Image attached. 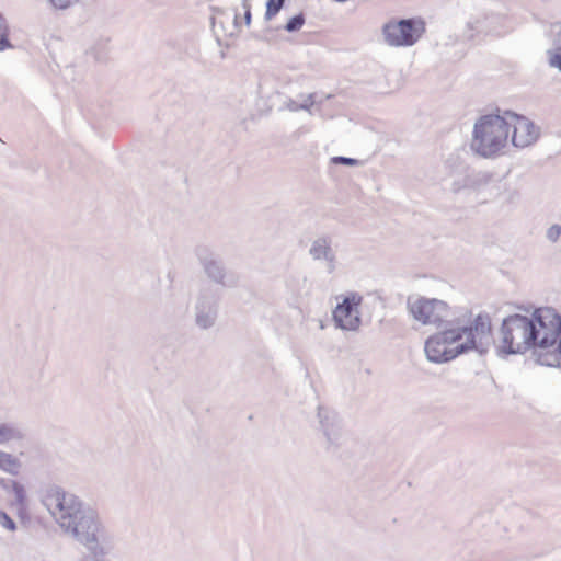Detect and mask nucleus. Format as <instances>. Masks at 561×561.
Returning <instances> with one entry per match:
<instances>
[{"label":"nucleus","instance_id":"4be33fe9","mask_svg":"<svg viewBox=\"0 0 561 561\" xmlns=\"http://www.w3.org/2000/svg\"><path fill=\"white\" fill-rule=\"evenodd\" d=\"M547 54L550 67L561 71V46L549 49Z\"/></svg>","mask_w":561,"mask_h":561},{"label":"nucleus","instance_id":"393cba45","mask_svg":"<svg viewBox=\"0 0 561 561\" xmlns=\"http://www.w3.org/2000/svg\"><path fill=\"white\" fill-rule=\"evenodd\" d=\"M331 161L334 164H343V165H347V167H355V165L362 164V162L359 160H357V159L348 158V157H342V156L333 157L331 159Z\"/></svg>","mask_w":561,"mask_h":561},{"label":"nucleus","instance_id":"4468645a","mask_svg":"<svg viewBox=\"0 0 561 561\" xmlns=\"http://www.w3.org/2000/svg\"><path fill=\"white\" fill-rule=\"evenodd\" d=\"M493 182L491 173L486 171H477L465 176L462 187L480 191ZM461 186H455L453 191L458 192Z\"/></svg>","mask_w":561,"mask_h":561},{"label":"nucleus","instance_id":"bb28decb","mask_svg":"<svg viewBox=\"0 0 561 561\" xmlns=\"http://www.w3.org/2000/svg\"><path fill=\"white\" fill-rule=\"evenodd\" d=\"M560 234H561V226H559V225H553L547 230V238L552 242L557 241L559 239Z\"/></svg>","mask_w":561,"mask_h":561},{"label":"nucleus","instance_id":"39448f33","mask_svg":"<svg viewBox=\"0 0 561 561\" xmlns=\"http://www.w3.org/2000/svg\"><path fill=\"white\" fill-rule=\"evenodd\" d=\"M408 309L412 317L422 324H433L437 328L457 327L450 317L448 305L439 299L416 297L408 298Z\"/></svg>","mask_w":561,"mask_h":561},{"label":"nucleus","instance_id":"9d476101","mask_svg":"<svg viewBox=\"0 0 561 561\" xmlns=\"http://www.w3.org/2000/svg\"><path fill=\"white\" fill-rule=\"evenodd\" d=\"M218 317V298L211 289H202L194 307L195 324L207 330L215 325Z\"/></svg>","mask_w":561,"mask_h":561},{"label":"nucleus","instance_id":"f03ea898","mask_svg":"<svg viewBox=\"0 0 561 561\" xmlns=\"http://www.w3.org/2000/svg\"><path fill=\"white\" fill-rule=\"evenodd\" d=\"M561 317L551 307L536 309L531 317L512 314L503 319L496 348L500 355L522 354L531 347L547 348L558 341Z\"/></svg>","mask_w":561,"mask_h":561},{"label":"nucleus","instance_id":"f257e3e1","mask_svg":"<svg viewBox=\"0 0 561 561\" xmlns=\"http://www.w3.org/2000/svg\"><path fill=\"white\" fill-rule=\"evenodd\" d=\"M43 504L60 528L85 547L88 561H106L114 537L95 510L57 485L47 489Z\"/></svg>","mask_w":561,"mask_h":561},{"label":"nucleus","instance_id":"7ed1b4c3","mask_svg":"<svg viewBox=\"0 0 561 561\" xmlns=\"http://www.w3.org/2000/svg\"><path fill=\"white\" fill-rule=\"evenodd\" d=\"M492 341L490 316L478 314L472 325L445 328L431 335L425 342V354L432 363H446L458 355L474 350L480 354L488 351Z\"/></svg>","mask_w":561,"mask_h":561},{"label":"nucleus","instance_id":"aec40b11","mask_svg":"<svg viewBox=\"0 0 561 561\" xmlns=\"http://www.w3.org/2000/svg\"><path fill=\"white\" fill-rule=\"evenodd\" d=\"M305 23V16L302 13L296 14L288 20L285 25V30L289 33L299 31Z\"/></svg>","mask_w":561,"mask_h":561},{"label":"nucleus","instance_id":"412c9836","mask_svg":"<svg viewBox=\"0 0 561 561\" xmlns=\"http://www.w3.org/2000/svg\"><path fill=\"white\" fill-rule=\"evenodd\" d=\"M214 11L216 13V18H219L220 15H222L227 20H231L233 22L234 26L238 27L239 15L237 13V9L231 8V9L224 10V9H219V8H214Z\"/></svg>","mask_w":561,"mask_h":561},{"label":"nucleus","instance_id":"a878e982","mask_svg":"<svg viewBox=\"0 0 561 561\" xmlns=\"http://www.w3.org/2000/svg\"><path fill=\"white\" fill-rule=\"evenodd\" d=\"M504 202L508 204L515 203L519 198V191L516 187H505L503 192Z\"/></svg>","mask_w":561,"mask_h":561},{"label":"nucleus","instance_id":"423d86ee","mask_svg":"<svg viewBox=\"0 0 561 561\" xmlns=\"http://www.w3.org/2000/svg\"><path fill=\"white\" fill-rule=\"evenodd\" d=\"M425 22L421 18L389 21L382 26V36L389 46L414 45L425 33Z\"/></svg>","mask_w":561,"mask_h":561},{"label":"nucleus","instance_id":"ddd939ff","mask_svg":"<svg viewBox=\"0 0 561 561\" xmlns=\"http://www.w3.org/2000/svg\"><path fill=\"white\" fill-rule=\"evenodd\" d=\"M88 58H92L95 64L105 65L110 61V39L98 38L85 51Z\"/></svg>","mask_w":561,"mask_h":561},{"label":"nucleus","instance_id":"cd10ccee","mask_svg":"<svg viewBox=\"0 0 561 561\" xmlns=\"http://www.w3.org/2000/svg\"><path fill=\"white\" fill-rule=\"evenodd\" d=\"M16 480H12V479H5V478H0V486L7 492V493H10L11 490H12V484L11 483H15Z\"/></svg>","mask_w":561,"mask_h":561},{"label":"nucleus","instance_id":"dca6fc26","mask_svg":"<svg viewBox=\"0 0 561 561\" xmlns=\"http://www.w3.org/2000/svg\"><path fill=\"white\" fill-rule=\"evenodd\" d=\"M22 461L13 454L0 449V471L10 476H19Z\"/></svg>","mask_w":561,"mask_h":561},{"label":"nucleus","instance_id":"20e7f679","mask_svg":"<svg viewBox=\"0 0 561 561\" xmlns=\"http://www.w3.org/2000/svg\"><path fill=\"white\" fill-rule=\"evenodd\" d=\"M510 126L506 115L481 116L474 124L471 149L484 158L495 156L506 146Z\"/></svg>","mask_w":561,"mask_h":561},{"label":"nucleus","instance_id":"b1692460","mask_svg":"<svg viewBox=\"0 0 561 561\" xmlns=\"http://www.w3.org/2000/svg\"><path fill=\"white\" fill-rule=\"evenodd\" d=\"M50 7L55 10H67L75 5L80 0H47Z\"/></svg>","mask_w":561,"mask_h":561},{"label":"nucleus","instance_id":"2eb2a0df","mask_svg":"<svg viewBox=\"0 0 561 561\" xmlns=\"http://www.w3.org/2000/svg\"><path fill=\"white\" fill-rule=\"evenodd\" d=\"M25 439L23 430L14 423H0V446Z\"/></svg>","mask_w":561,"mask_h":561},{"label":"nucleus","instance_id":"9b49d317","mask_svg":"<svg viewBox=\"0 0 561 561\" xmlns=\"http://www.w3.org/2000/svg\"><path fill=\"white\" fill-rule=\"evenodd\" d=\"M507 121L514 122L512 142L515 147L525 148L533 145L539 137V129L533 122L513 112H505Z\"/></svg>","mask_w":561,"mask_h":561},{"label":"nucleus","instance_id":"6ab92c4d","mask_svg":"<svg viewBox=\"0 0 561 561\" xmlns=\"http://www.w3.org/2000/svg\"><path fill=\"white\" fill-rule=\"evenodd\" d=\"M285 0H267L265 20H272L284 7Z\"/></svg>","mask_w":561,"mask_h":561},{"label":"nucleus","instance_id":"473e14b6","mask_svg":"<svg viewBox=\"0 0 561 561\" xmlns=\"http://www.w3.org/2000/svg\"><path fill=\"white\" fill-rule=\"evenodd\" d=\"M467 28H468V32H466V33L463 34V37H465L466 39H472V38H473V33H472L473 25H472L471 23H468V24H467Z\"/></svg>","mask_w":561,"mask_h":561},{"label":"nucleus","instance_id":"a211bd4d","mask_svg":"<svg viewBox=\"0 0 561 561\" xmlns=\"http://www.w3.org/2000/svg\"><path fill=\"white\" fill-rule=\"evenodd\" d=\"M8 25L5 19L0 14V51H3L8 48H12V44L8 37Z\"/></svg>","mask_w":561,"mask_h":561},{"label":"nucleus","instance_id":"f8f14e48","mask_svg":"<svg viewBox=\"0 0 561 561\" xmlns=\"http://www.w3.org/2000/svg\"><path fill=\"white\" fill-rule=\"evenodd\" d=\"M332 240L328 236L314 239L310 245L309 254L314 261H324L327 272L332 274L336 268V255L331 247Z\"/></svg>","mask_w":561,"mask_h":561},{"label":"nucleus","instance_id":"c85d7f7f","mask_svg":"<svg viewBox=\"0 0 561 561\" xmlns=\"http://www.w3.org/2000/svg\"><path fill=\"white\" fill-rule=\"evenodd\" d=\"M314 94H309L304 103L299 104V110L310 111V107L314 104Z\"/></svg>","mask_w":561,"mask_h":561},{"label":"nucleus","instance_id":"7c9ffc66","mask_svg":"<svg viewBox=\"0 0 561 561\" xmlns=\"http://www.w3.org/2000/svg\"><path fill=\"white\" fill-rule=\"evenodd\" d=\"M554 362H556V356L554 355H547L546 357L540 358V363L542 365H547V366H553Z\"/></svg>","mask_w":561,"mask_h":561},{"label":"nucleus","instance_id":"6e6552de","mask_svg":"<svg viewBox=\"0 0 561 561\" xmlns=\"http://www.w3.org/2000/svg\"><path fill=\"white\" fill-rule=\"evenodd\" d=\"M317 417L319 428L325 438L327 449H337L343 443V425L340 416L334 410L319 405Z\"/></svg>","mask_w":561,"mask_h":561},{"label":"nucleus","instance_id":"0eeeda50","mask_svg":"<svg viewBox=\"0 0 561 561\" xmlns=\"http://www.w3.org/2000/svg\"><path fill=\"white\" fill-rule=\"evenodd\" d=\"M363 297L357 293H350L343 297L333 311L335 325L342 330L355 331L360 325L358 306Z\"/></svg>","mask_w":561,"mask_h":561},{"label":"nucleus","instance_id":"f3484780","mask_svg":"<svg viewBox=\"0 0 561 561\" xmlns=\"http://www.w3.org/2000/svg\"><path fill=\"white\" fill-rule=\"evenodd\" d=\"M12 484V490L9 494L13 495V499L11 500V506H14L19 510L24 508L26 504V492L23 484H21L19 481Z\"/></svg>","mask_w":561,"mask_h":561},{"label":"nucleus","instance_id":"c756f323","mask_svg":"<svg viewBox=\"0 0 561 561\" xmlns=\"http://www.w3.org/2000/svg\"><path fill=\"white\" fill-rule=\"evenodd\" d=\"M241 5L244 8V21H245V24L249 25L250 22H251V11H250V5L248 4L247 0H238Z\"/></svg>","mask_w":561,"mask_h":561},{"label":"nucleus","instance_id":"5701e85b","mask_svg":"<svg viewBox=\"0 0 561 561\" xmlns=\"http://www.w3.org/2000/svg\"><path fill=\"white\" fill-rule=\"evenodd\" d=\"M0 526L9 531L16 529L15 522L4 512L0 510Z\"/></svg>","mask_w":561,"mask_h":561},{"label":"nucleus","instance_id":"1a4fd4ad","mask_svg":"<svg viewBox=\"0 0 561 561\" xmlns=\"http://www.w3.org/2000/svg\"><path fill=\"white\" fill-rule=\"evenodd\" d=\"M196 254L208 278L224 287L231 288L236 286L234 277L227 273L219 255L207 248L197 249Z\"/></svg>","mask_w":561,"mask_h":561},{"label":"nucleus","instance_id":"2f4dec72","mask_svg":"<svg viewBox=\"0 0 561 561\" xmlns=\"http://www.w3.org/2000/svg\"><path fill=\"white\" fill-rule=\"evenodd\" d=\"M286 107L291 111V112H297L299 111V104L294 101V100H289L287 103H286Z\"/></svg>","mask_w":561,"mask_h":561}]
</instances>
